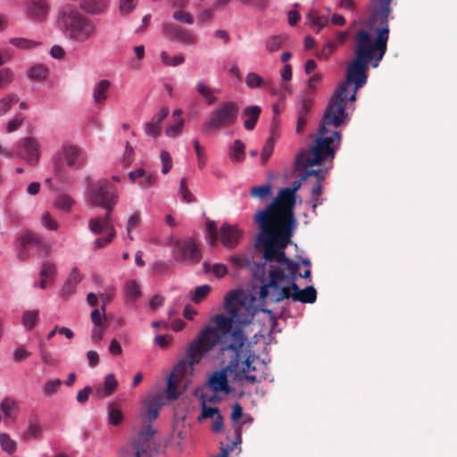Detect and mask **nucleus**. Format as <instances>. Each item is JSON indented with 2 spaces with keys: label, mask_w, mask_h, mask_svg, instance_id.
I'll use <instances>...</instances> for the list:
<instances>
[{
  "label": "nucleus",
  "mask_w": 457,
  "mask_h": 457,
  "mask_svg": "<svg viewBox=\"0 0 457 457\" xmlns=\"http://www.w3.org/2000/svg\"><path fill=\"white\" fill-rule=\"evenodd\" d=\"M370 16L351 22V29H357L353 37L354 58L346 68L345 80L337 88L347 95L348 87L354 85L355 91L367 83L366 71L370 63L377 68L387 50L389 38L388 15L390 6L371 1Z\"/></svg>",
  "instance_id": "1"
},
{
  "label": "nucleus",
  "mask_w": 457,
  "mask_h": 457,
  "mask_svg": "<svg viewBox=\"0 0 457 457\" xmlns=\"http://www.w3.org/2000/svg\"><path fill=\"white\" fill-rule=\"evenodd\" d=\"M177 246L180 251V255L176 257L178 261H187L191 263H196L200 261L201 253L194 240L187 239L181 245L177 243Z\"/></svg>",
  "instance_id": "18"
},
{
  "label": "nucleus",
  "mask_w": 457,
  "mask_h": 457,
  "mask_svg": "<svg viewBox=\"0 0 457 457\" xmlns=\"http://www.w3.org/2000/svg\"><path fill=\"white\" fill-rule=\"evenodd\" d=\"M152 273L154 276H162L170 270V262L159 261L152 264Z\"/></svg>",
  "instance_id": "45"
},
{
  "label": "nucleus",
  "mask_w": 457,
  "mask_h": 457,
  "mask_svg": "<svg viewBox=\"0 0 457 457\" xmlns=\"http://www.w3.org/2000/svg\"><path fill=\"white\" fill-rule=\"evenodd\" d=\"M110 87L111 82L108 79H102L96 84L93 90V97L96 104H102L107 99V92Z\"/></svg>",
  "instance_id": "28"
},
{
  "label": "nucleus",
  "mask_w": 457,
  "mask_h": 457,
  "mask_svg": "<svg viewBox=\"0 0 457 457\" xmlns=\"http://www.w3.org/2000/svg\"><path fill=\"white\" fill-rule=\"evenodd\" d=\"M238 112L239 108L236 103L228 101L220 104L211 112L204 122L203 133L209 134L233 126L237 121Z\"/></svg>",
  "instance_id": "11"
},
{
  "label": "nucleus",
  "mask_w": 457,
  "mask_h": 457,
  "mask_svg": "<svg viewBox=\"0 0 457 457\" xmlns=\"http://www.w3.org/2000/svg\"><path fill=\"white\" fill-rule=\"evenodd\" d=\"M39 319V312L37 310L26 311L21 317L22 325L29 331L32 330L37 325Z\"/></svg>",
  "instance_id": "30"
},
{
  "label": "nucleus",
  "mask_w": 457,
  "mask_h": 457,
  "mask_svg": "<svg viewBox=\"0 0 457 457\" xmlns=\"http://www.w3.org/2000/svg\"><path fill=\"white\" fill-rule=\"evenodd\" d=\"M117 201H118V199H113L110 202H106L105 204H104L100 206L106 211V214L103 219H104V226H105V229H107V230L114 229L113 224L111 220V214H112L113 207L116 204Z\"/></svg>",
  "instance_id": "38"
},
{
  "label": "nucleus",
  "mask_w": 457,
  "mask_h": 457,
  "mask_svg": "<svg viewBox=\"0 0 457 457\" xmlns=\"http://www.w3.org/2000/svg\"><path fill=\"white\" fill-rule=\"evenodd\" d=\"M62 380L59 378H56L54 380H51L46 382V384L44 386V394L46 395H52L54 393H56L58 387L61 386Z\"/></svg>",
  "instance_id": "63"
},
{
  "label": "nucleus",
  "mask_w": 457,
  "mask_h": 457,
  "mask_svg": "<svg viewBox=\"0 0 457 457\" xmlns=\"http://www.w3.org/2000/svg\"><path fill=\"white\" fill-rule=\"evenodd\" d=\"M0 445L2 449L8 454H12L17 448L16 442L11 439L10 436L6 433L0 434Z\"/></svg>",
  "instance_id": "37"
},
{
  "label": "nucleus",
  "mask_w": 457,
  "mask_h": 457,
  "mask_svg": "<svg viewBox=\"0 0 457 457\" xmlns=\"http://www.w3.org/2000/svg\"><path fill=\"white\" fill-rule=\"evenodd\" d=\"M57 23L62 34L77 43H85L96 33L94 22L71 4L59 9Z\"/></svg>",
  "instance_id": "7"
},
{
  "label": "nucleus",
  "mask_w": 457,
  "mask_h": 457,
  "mask_svg": "<svg viewBox=\"0 0 457 457\" xmlns=\"http://www.w3.org/2000/svg\"><path fill=\"white\" fill-rule=\"evenodd\" d=\"M154 434V429L151 425L144 427L138 434L137 441L126 446L120 457H154L157 451L151 442Z\"/></svg>",
  "instance_id": "12"
},
{
  "label": "nucleus",
  "mask_w": 457,
  "mask_h": 457,
  "mask_svg": "<svg viewBox=\"0 0 457 457\" xmlns=\"http://www.w3.org/2000/svg\"><path fill=\"white\" fill-rule=\"evenodd\" d=\"M303 173L302 174V179H308L310 177H315V182L312 187V195L319 196L322 193V186L321 183L325 179L328 174V169H304Z\"/></svg>",
  "instance_id": "21"
},
{
  "label": "nucleus",
  "mask_w": 457,
  "mask_h": 457,
  "mask_svg": "<svg viewBox=\"0 0 457 457\" xmlns=\"http://www.w3.org/2000/svg\"><path fill=\"white\" fill-rule=\"evenodd\" d=\"M291 288L293 293L291 297L295 302H301L303 303H313L317 299L316 289L312 286H308L303 289L295 283V280L291 281Z\"/></svg>",
  "instance_id": "19"
},
{
  "label": "nucleus",
  "mask_w": 457,
  "mask_h": 457,
  "mask_svg": "<svg viewBox=\"0 0 457 457\" xmlns=\"http://www.w3.org/2000/svg\"><path fill=\"white\" fill-rule=\"evenodd\" d=\"M211 329H202L197 337L190 342L187 349L186 357L180 360L173 369V375L183 377L188 370L199 363L203 357L218 345V337L211 339L208 333Z\"/></svg>",
  "instance_id": "8"
},
{
  "label": "nucleus",
  "mask_w": 457,
  "mask_h": 457,
  "mask_svg": "<svg viewBox=\"0 0 457 457\" xmlns=\"http://www.w3.org/2000/svg\"><path fill=\"white\" fill-rule=\"evenodd\" d=\"M138 0H120V13L127 15L130 13L137 6Z\"/></svg>",
  "instance_id": "54"
},
{
  "label": "nucleus",
  "mask_w": 457,
  "mask_h": 457,
  "mask_svg": "<svg viewBox=\"0 0 457 457\" xmlns=\"http://www.w3.org/2000/svg\"><path fill=\"white\" fill-rule=\"evenodd\" d=\"M41 238L37 235L32 232H26L20 238V245L22 247V250L19 253V258L21 260L26 259L25 250L29 245H37L40 244Z\"/></svg>",
  "instance_id": "29"
},
{
  "label": "nucleus",
  "mask_w": 457,
  "mask_h": 457,
  "mask_svg": "<svg viewBox=\"0 0 457 457\" xmlns=\"http://www.w3.org/2000/svg\"><path fill=\"white\" fill-rule=\"evenodd\" d=\"M346 104L347 95L336 88L319 125L322 134H328L329 126H333L337 129L349 120L345 111Z\"/></svg>",
  "instance_id": "9"
},
{
  "label": "nucleus",
  "mask_w": 457,
  "mask_h": 457,
  "mask_svg": "<svg viewBox=\"0 0 457 457\" xmlns=\"http://www.w3.org/2000/svg\"><path fill=\"white\" fill-rule=\"evenodd\" d=\"M245 84L250 88L261 87L264 84V79L254 72H249L245 77Z\"/></svg>",
  "instance_id": "51"
},
{
  "label": "nucleus",
  "mask_w": 457,
  "mask_h": 457,
  "mask_svg": "<svg viewBox=\"0 0 457 457\" xmlns=\"http://www.w3.org/2000/svg\"><path fill=\"white\" fill-rule=\"evenodd\" d=\"M194 148L197 155V164L200 169L204 168L206 164V154L204 152V148L200 145L198 140L193 142Z\"/></svg>",
  "instance_id": "57"
},
{
  "label": "nucleus",
  "mask_w": 457,
  "mask_h": 457,
  "mask_svg": "<svg viewBox=\"0 0 457 457\" xmlns=\"http://www.w3.org/2000/svg\"><path fill=\"white\" fill-rule=\"evenodd\" d=\"M220 241L222 245L228 249H234L242 238V231L237 225H230L224 223L220 227Z\"/></svg>",
  "instance_id": "17"
},
{
  "label": "nucleus",
  "mask_w": 457,
  "mask_h": 457,
  "mask_svg": "<svg viewBox=\"0 0 457 457\" xmlns=\"http://www.w3.org/2000/svg\"><path fill=\"white\" fill-rule=\"evenodd\" d=\"M9 42L11 45L20 49H31L38 45L37 42L25 37H12L9 39Z\"/></svg>",
  "instance_id": "42"
},
{
  "label": "nucleus",
  "mask_w": 457,
  "mask_h": 457,
  "mask_svg": "<svg viewBox=\"0 0 457 457\" xmlns=\"http://www.w3.org/2000/svg\"><path fill=\"white\" fill-rule=\"evenodd\" d=\"M295 204V195L289 191V187H283L270 204L254 214L253 220L259 229L254 247L265 245L269 254L270 245L288 246L296 227Z\"/></svg>",
  "instance_id": "2"
},
{
  "label": "nucleus",
  "mask_w": 457,
  "mask_h": 457,
  "mask_svg": "<svg viewBox=\"0 0 457 457\" xmlns=\"http://www.w3.org/2000/svg\"><path fill=\"white\" fill-rule=\"evenodd\" d=\"M56 274V266L54 262L46 261L42 264L40 278L52 279Z\"/></svg>",
  "instance_id": "48"
},
{
  "label": "nucleus",
  "mask_w": 457,
  "mask_h": 457,
  "mask_svg": "<svg viewBox=\"0 0 457 457\" xmlns=\"http://www.w3.org/2000/svg\"><path fill=\"white\" fill-rule=\"evenodd\" d=\"M38 352L42 361L46 365L54 366L57 363L52 353L46 348L43 341L38 342Z\"/></svg>",
  "instance_id": "34"
},
{
  "label": "nucleus",
  "mask_w": 457,
  "mask_h": 457,
  "mask_svg": "<svg viewBox=\"0 0 457 457\" xmlns=\"http://www.w3.org/2000/svg\"><path fill=\"white\" fill-rule=\"evenodd\" d=\"M341 135L337 129L333 130L332 135L322 134L318 129V137L309 149L302 150L296 156L295 168L297 171L304 169H312L315 165H321L327 161L332 162L336 151L340 146Z\"/></svg>",
  "instance_id": "6"
},
{
  "label": "nucleus",
  "mask_w": 457,
  "mask_h": 457,
  "mask_svg": "<svg viewBox=\"0 0 457 457\" xmlns=\"http://www.w3.org/2000/svg\"><path fill=\"white\" fill-rule=\"evenodd\" d=\"M129 179L137 183L143 189H148L156 182V175L153 172H147L143 168H138L129 173Z\"/></svg>",
  "instance_id": "20"
},
{
  "label": "nucleus",
  "mask_w": 457,
  "mask_h": 457,
  "mask_svg": "<svg viewBox=\"0 0 457 457\" xmlns=\"http://www.w3.org/2000/svg\"><path fill=\"white\" fill-rule=\"evenodd\" d=\"M88 226L91 232L98 235L103 231L104 228H105L104 219L101 217L91 219L89 220Z\"/></svg>",
  "instance_id": "58"
},
{
  "label": "nucleus",
  "mask_w": 457,
  "mask_h": 457,
  "mask_svg": "<svg viewBox=\"0 0 457 457\" xmlns=\"http://www.w3.org/2000/svg\"><path fill=\"white\" fill-rule=\"evenodd\" d=\"M255 298L252 295H243L237 291H230L225 297V305L229 316L217 314L213 318L215 326H208L204 329H211L208 337L211 339L218 337V345H226L233 343L234 339L243 341L244 351L251 355H255L253 350V343L249 340L247 333L243 329L244 326L252 323L254 315L259 312L271 314L268 309H258L254 305Z\"/></svg>",
  "instance_id": "3"
},
{
  "label": "nucleus",
  "mask_w": 457,
  "mask_h": 457,
  "mask_svg": "<svg viewBox=\"0 0 457 457\" xmlns=\"http://www.w3.org/2000/svg\"><path fill=\"white\" fill-rule=\"evenodd\" d=\"M162 126H159L158 124L153 122L150 120L145 125V132L146 135L157 137L161 133Z\"/></svg>",
  "instance_id": "62"
},
{
  "label": "nucleus",
  "mask_w": 457,
  "mask_h": 457,
  "mask_svg": "<svg viewBox=\"0 0 457 457\" xmlns=\"http://www.w3.org/2000/svg\"><path fill=\"white\" fill-rule=\"evenodd\" d=\"M17 156L26 160L30 164L38 162L40 156L39 144L36 138L28 137L21 139L18 143Z\"/></svg>",
  "instance_id": "14"
},
{
  "label": "nucleus",
  "mask_w": 457,
  "mask_h": 457,
  "mask_svg": "<svg viewBox=\"0 0 457 457\" xmlns=\"http://www.w3.org/2000/svg\"><path fill=\"white\" fill-rule=\"evenodd\" d=\"M86 154L79 146L65 144L62 151L53 157V171L54 176L62 180L66 177V166L78 170H80L86 162Z\"/></svg>",
  "instance_id": "10"
},
{
  "label": "nucleus",
  "mask_w": 457,
  "mask_h": 457,
  "mask_svg": "<svg viewBox=\"0 0 457 457\" xmlns=\"http://www.w3.org/2000/svg\"><path fill=\"white\" fill-rule=\"evenodd\" d=\"M0 408L5 418H12L17 409V404L14 400L4 398L1 403Z\"/></svg>",
  "instance_id": "40"
},
{
  "label": "nucleus",
  "mask_w": 457,
  "mask_h": 457,
  "mask_svg": "<svg viewBox=\"0 0 457 457\" xmlns=\"http://www.w3.org/2000/svg\"><path fill=\"white\" fill-rule=\"evenodd\" d=\"M267 254V245H260L255 249L262 253L263 262L253 263L252 269L255 278L262 284L259 297L262 302L277 303L291 297L290 287H280V280H295L299 265L286 256L285 249L278 245H270Z\"/></svg>",
  "instance_id": "4"
},
{
  "label": "nucleus",
  "mask_w": 457,
  "mask_h": 457,
  "mask_svg": "<svg viewBox=\"0 0 457 457\" xmlns=\"http://www.w3.org/2000/svg\"><path fill=\"white\" fill-rule=\"evenodd\" d=\"M179 193L186 203H193L195 198L187 187V181L182 179L179 183Z\"/></svg>",
  "instance_id": "55"
},
{
  "label": "nucleus",
  "mask_w": 457,
  "mask_h": 457,
  "mask_svg": "<svg viewBox=\"0 0 457 457\" xmlns=\"http://www.w3.org/2000/svg\"><path fill=\"white\" fill-rule=\"evenodd\" d=\"M87 198L92 205L99 207L106 202L118 199L115 187L106 179L90 182L87 185Z\"/></svg>",
  "instance_id": "13"
},
{
  "label": "nucleus",
  "mask_w": 457,
  "mask_h": 457,
  "mask_svg": "<svg viewBox=\"0 0 457 457\" xmlns=\"http://www.w3.org/2000/svg\"><path fill=\"white\" fill-rule=\"evenodd\" d=\"M211 292V287L209 285H203L196 287L192 292L191 300L194 303L201 302L204 297Z\"/></svg>",
  "instance_id": "43"
},
{
  "label": "nucleus",
  "mask_w": 457,
  "mask_h": 457,
  "mask_svg": "<svg viewBox=\"0 0 457 457\" xmlns=\"http://www.w3.org/2000/svg\"><path fill=\"white\" fill-rule=\"evenodd\" d=\"M160 158L162 163V171L163 174H167L172 168V159L170 154L165 150L161 151Z\"/></svg>",
  "instance_id": "60"
},
{
  "label": "nucleus",
  "mask_w": 457,
  "mask_h": 457,
  "mask_svg": "<svg viewBox=\"0 0 457 457\" xmlns=\"http://www.w3.org/2000/svg\"><path fill=\"white\" fill-rule=\"evenodd\" d=\"M321 80V75L320 74H314L308 79L307 87H306V96H309V94H312L318 85L320 84Z\"/></svg>",
  "instance_id": "64"
},
{
  "label": "nucleus",
  "mask_w": 457,
  "mask_h": 457,
  "mask_svg": "<svg viewBox=\"0 0 457 457\" xmlns=\"http://www.w3.org/2000/svg\"><path fill=\"white\" fill-rule=\"evenodd\" d=\"M261 108L257 105H251L243 111L245 117L244 127L246 130H253L259 120Z\"/></svg>",
  "instance_id": "24"
},
{
  "label": "nucleus",
  "mask_w": 457,
  "mask_h": 457,
  "mask_svg": "<svg viewBox=\"0 0 457 457\" xmlns=\"http://www.w3.org/2000/svg\"><path fill=\"white\" fill-rule=\"evenodd\" d=\"M172 18L180 23L191 25L194 23V16L184 10H177L173 12Z\"/></svg>",
  "instance_id": "44"
},
{
  "label": "nucleus",
  "mask_w": 457,
  "mask_h": 457,
  "mask_svg": "<svg viewBox=\"0 0 457 457\" xmlns=\"http://www.w3.org/2000/svg\"><path fill=\"white\" fill-rule=\"evenodd\" d=\"M19 102V96L11 93L0 99V116L4 115L12 108V105Z\"/></svg>",
  "instance_id": "32"
},
{
  "label": "nucleus",
  "mask_w": 457,
  "mask_h": 457,
  "mask_svg": "<svg viewBox=\"0 0 457 457\" xmlns=\"http://www.w3.org/2000/svg\"><path fill=\"white\" fill-rule=\"evenodd\" d=\"M74 203V200L70 195L64 194L59 195L54 200L55 207L64 212H70Z\"/></svg>",
  "instance_id": "36"
},
{
  "label": "nucleus",
  "mask_w": 457,
  "mask_h": 457,
  "mask_svg": "<svg viewBox=\"0 0 457 457\" xmlns=\"http://www.w3.org/2000/svg\"><path fill=\"white\" fill-rule=\"evenodd\" d=\"M185 120L179 118L173 124L169 125L165 129V134L169 137H177L181 134L183 127H184Z\"/></svg>",
  "instance_id": "41"
},
{
  "label": "nucleus",
  "mask_w": 457,
  "mask_h": 457,
  "mask_svg": "<svg viewBox=\"0 0 457 457\" xmlns=\"http://www.w3.org/2000/svg\"><path fill=\"white\" fill-rule=\"evenodd\" d=\"M117 386L118 381L115 378V376L112 373H110L104 378L103 390L101 391L100 389H97L96 393L99 396H102V394L104 396H109L115 391Z\"/></svg>",
  "instance_id": "31"
},
{
  "label": "nucleus",
  "mask_w": 457,
  "mask_h": 457,
  "mask_svg": "<svg viewBox=\"0 0 457 457\" xmlns=\"http://www.w3.org/2000/svg\"><path fill=\"white\" fill-rule=\"evenodd\" d=\"M351 29H352L350 26L349 29L347 30H337L335 32L334 38L329 40L328 43H333L335 46V49L337 50L339 46L344 45L347 41Z\"/></svg>",
  "instance_id": "46"
},
{
  "label": "nucleus",
  "mask_w": 457,
  "mask_h": 457,
  "mask_svg": "<svg viewBox=\"0 0 457 457\" xmlns=\"http://www.w3.org/2000/svg\"><path fill=\"white\" fill-rule=\"evenodd\" d=\"M284 39L285 37L283 36H271L267 39L266 48L270 52H276L282 47Z\"/></svg>",
  "instance_id": "47"
},
{
  "label": "nucleus",
  "mask_w": 457,
  "mask_h": 457,
  "mask_svg": "<svg viewBox=\"0 0 457 457\" xmlns=\"http://www.w3.org/2000/svg\"><path fill=\"white\" fill-rule=\"evenodd\" d=\"M195 89L197 93L204 99L206 104L208 105L215 104L218 101V98L214 94L220 93V89L212 88L203 81L196 82Z\"/></svg>",
  "instance_id": "23"
},
{
  "label": "nucleus",
  "mask_w": 457,
  "mask_h": 457,
  "mask_svg": "<svg viewBox=\"0 0 457 457\" xmlns=\"http://www.w3.org/2000/svg\"><path fill=\"white\" fill-rule=\"evenodd\" d=\"M307 23L312 27L316 33L328 25V18L325 15L319 14L316 11H310L306 16Z\"/></svg>",
  "instance_id": "25"
},
{
  "label": "nucleus",
  "mask_w": 457,
  "mask_h": 457,
  "mask_svg": "<svg viewBox=\"0 0 457 457\" xmlns=\"http://www.w3.org/2000/svg\"><path fill=\"white\" fill-rule=\"evenodd\" d=\"M108 420L111 425L118 426L123 420V414L119 409L111 405L109 407Z\"/></svg>",
  "instance_id": "49"
},
{
  "label": "nucleus",
  "mask_w": 457,
  "mask_h": 457,
  "mask_svg": "<svg viewBox=\"0 0 457 457\" xmlns=\"http://www.w3.org/2000/svg\"><path fill=\"white\" fill-rule=\"evenodd\" d=\"M313 99L310 96H305L303 97L301 102V107L298 111V115H302V117H307L308 113L312 106Z\"/></svg>",
  "instance_id": "59"
},
{
  "label": "nucleus",
  "mask_w": 457,
  "mask_h": 457,
  "mask_svg": "<svg viewBox=\"0 0 457 457\" xmlns=\"http://www.w3.org/2000/svg\"><path fill=\"white\" fill-rule=\"evenodd\" d=\"M245 145L240 139H236L229 147L228 157L233 162H243Z\"/></svg>",
  "instance_id": "27"
},
{
  "label": "nucleus",
  "mask_w": 457,
  "mask_h": 457,
  "mask_svg": "<svg viewBox=\"0 0 457 457\" xmlns=\"http://www.w3.org/2000/svg\"><path fill=\"white\" fill-rule=\"evenodd\" d=\"M162 406V402L155 396H150L145 401L143 405V413L148 421L151 422L158 417L159 411Z\"/></svg>",
  "instance_id": "22"
},
{
  "label": "nucleus",
  "mask_w": 457,
  "mask_h": 457,
  "mask_svg": "<svg viewBox=\"0 0 457 457\" xmlns=\"http://www.w3.org/2000/svg\"><path fill=\"white\" fill-rule=\"evenodd\" d=\"M272 195V187L270 184H266L262 186L253 187L251 189L250 195L252 198H257L261 200H264L267 197Z\"/></svg>",
  "instance_id": "33"
},
{
  "label": "nucleus",
  "mask_w": 457,
  "mask_h": 457,
  "mask_svg": "<svg viewBox=\"0 0 457 457\" xmlns=\"http://www.w3.org/2000/svg\"><path fill=\"white\" fill-rule=\"evenodd\" d=\"M273 149H274V140L272 137H269L263 145L262 154H261V161H262V164H264L268 161V159L270 157V155L272 154Z\"/></svg>",
  "instance_id": "53"
},
{
  "label": "nucleus",
  "mask_w": 457,
  "mask_h": 457,
  "mask_svg": "<svg viewBox=\"0 0 457 457\" xmlns=\"http://www.w3.org/2000/svg\"><path fill=\"white\" fill-rule=\"evenodd\" d=\"M336 51L333 43L325 44L322 49L317 54V57L320 60H327Z\"/></svg>",
  "instance_id": "61"
},
{
  "label": "nucleus",
  "mask_w": 457,
  "mask_h": 457,
  "mask_svg": "<svg viewBox=\"0 0 457 457\" xmlns=\"http://www.w3.org/2000/svg\"><path fill=\"white\" fill-rule=\"evenodd\" d=\"M163 31L171 40L183 45H195L196 36L187 29L174 23H166L163 25Z\"/></svg>",
  "instance_id": "15"
},
{
  "label": "nucleus",
  "mask_w": 457,
  "mask_h": 457,
  "mask_svg": "<svg viewBox=\"0 0 457 457\" xmlns=\"http://www.w3.org/2000/svg\"><path fill=\"white\" fill-rule=\"evenodd\" d=\"M107 6L106 0H82L80 8L88 13L99 14L103 12Z\"/></svg>",
  "instance_id": "26"
},
{
  "label": "nucleus",
  "mask_w": 457,
  "mask_h": 457,
  "mask_svg": "<svg viewBox=\"0 0 457 457\" xmlns=\"http://www.w3.org/2000/svg\"><path fill=\"white\" fill-rule=\"evenodd\" d=\"M49 10L50 7L46 0H27L25 2V13L32 20L45 21Z\"/></svg>",
  "instance_id": "16"
},
{
  "label": "nucleus",
  "mask_w": 457,
  "mask_h": 457,
  "mask_svg": "<svg viewBox=\"0 0 457 457\" xmlns=\"http://www.w3.org/2000/svg\"><path fill=\"white\" fill-rule=\"evenodd\" d=\"M233 343L226 345H219L218 358L220 359L223 364V369L213 372L208 379L209 387L214 392L230 393L227 374L230 373L236 378H240L242 376L250 383L254 384L260 380L255 375L251 372L255 370L253 362L255 355H251L244 351L243 341L239 338H235Z\"/></svg>",
  "instance_id": "5"
},
{
  "label": "nucleus",
  "mask_w": 457,
  "mask_h": 457,
  "mask_svg": "<svg viewBox=\"0 0 457 457\" xmlns=\"http://www.w3.org/2000/svg\"><path fill=\"white\" fill-rule=\"evenodd\" d=\"M161 60L163 64L167 66L176 67L182 64L185 62V57L183 54L176 55L174 57H170L167 52L162 51L160 54Z\"/></svg>",
  "instance_id": "39"
},
{
  "label": "nucleus",
  "mask_w": 457,
  "mask_h": 457,
  "mask_svg": "<svg viewBox=\"0 0 457 457\" xmlns=\"http://www.w3.org/2000/svg\"><path fill=\"white\" fill-rule=\"evenodd\" d=\"M126 292L132 300L137 299L141 295L139 284L135 280L128 281L126 284Z\"/></svg>",
  "instance_id": "50"
},
{
  "label": "nucleus",
  "mask_w": 457,
  "mask_h": 457,
  "mask_svg": "<svg viewBox=\"0 0 457 457\" xmlns=\"http://www.w3.org/2000/svg\"><path fill=\"white\" fill-rule=\"evenodd\" d=\"M48 75V70L43 64L33 66L29 71V78L33 80L41 81Z\"/></svg>",
  "instance_id": "35"
},
{
  "label": "nucleus",
  "mask_w": 457,
  "mask_h": 457,
  "mask_svg": "<svg viewBox=\"0 0 457 457\" xmlns=\"http://www.w3.org/2000/svg\"><path fill=\"white\" fill-rule=\"evenodd\" d=\"M220 413V411L217 407H209L204 402L202 404V413L198 417V420H202L204 419H212L216 417Z\"/></svg>",
  "instance_id": "56"
},
{
  "label": "nucleus",
  "mask_w": 457,
  "mask_h": 457,
  "mask_svg": "<svg viewBox=\"0 0 457 457\" xmlns=\"http://www.w3.org/2000/svg\"><path fill=\"white\" fill-rule=\"evenodd\" d=\"M13 80V72L10 68L0 70V88L6 87Z\"/></svg>",
  "instance_id": "52"
}]
</instances>
